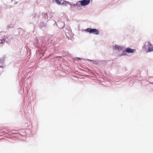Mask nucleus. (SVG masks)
<instances>
[{
  "instance_id": "5",
  "label": "nucleus",
  "mask_w": 153,
  "mask_h": 153,
  "mask_svg": "<svg viewBox=\"0 0 153 153\" xmlns=\"http://www.w3.org/2000/svg\"><path fill=\"white\" fill-rule=\"evenodd\" d=\"M126 51L128 53L132 52H133V50L131 49V48H126Z\"/></svg>"
},
{
  "instance_id": "3",
  "label": "nucleus",
  "mask_w": 153,
  "mask_h": 153,
  "mask_svg": "<svg viewBox=\"0 0 153 153\" xmlns=\"http://www.w3.org/2000/svg\"><path fill=\"white\" fill-rule=\"evenodd\" d=\"M145 47L146 48H152V45L149 42H146L145 43Z\"/></svg>"
},
{
  "instance_id": "4",
  "label": "nucleus",
  "mask_w": 153,
  "mask_h": 153,
  "mask_svg": "<svg viewBox=\"0 0 153 153\" xmlns=\"http://www.w3.org/2000/svg\"><path fill=\"white\" fill-rule=\"evenodd\" d=\"M153 51V48H146L145 49V51L146 53Z\"/></svg>"
},
{
  "instance_id": "9",
  "label": "nucleus",
  "mask_w": 153,
  "mask_h": 153,
  "mask_svg": "<svg viewBox=\"0 0 153 153\" xmlns=\"http://www.w3.org/2000/svg\"><path fill=\"white\" fill-rule=\"evenodd\" d=\"M89 60V61H92V60Z\"/></svg>"
},
{
  "instance_id": "6",
  "label": "nucleus",
  "mask_w": 153,
  "mask_h": 153,
  "mask_svg": "<svg viewBox=\"0 0 153 153\" xmlns=\"http://www.w3.org/2000/svg\"><path fill=\"white\" fill-rule=\"evenodd\" d=\"M56 3L58 5H61V4L62 0H55Z\"/></svg>"
},
{
  "instance_id": "10",
  "label": "nucleus",
  "mask_w": 153,
  "mask_h": 153,
  "mask_svg": "<svg viewBox=\"0 0 153 153\" xmlns=\"http://www.w3.org/2000/svg\"><path fill=\"white\" fill-rule=\"evenodd\" d=\"M0 60H1L0 59ZM0 67H1V66H0Z\"/></svg>"
},
{
  "instance_id": "11",
  "label": "nucleus",
  "mask_w": 153,
  "mask_h": 153,
  "mask_svg": "<svg viewBox=\"0 0 153 153\" xmlns=\"http://www.w3.org/2000/svg\"><path fill=\"white\" fill-rule=\"evenodd\" d=\"M13 0H12V1H13Z\"/></svg>"
},
{
  "instance_id": "7",
  "label": "nucleus",
  "mask_w": 153,
  "mask_h": 153,
  "mask_svg": "<svg viewBox=\"0 0 153 153\" xmlns=\"http://www.w3.org/2000/svg\"><path fill=\"white\" fill-rule=\"evenodd\" d=\"M115 48H120V47H119V46H118L117 45V46H115Z\"/></svg>"
},
{
  "instance_id": "2",
  "label": "nucleus",
  "mask_w": 153,
  "mask_h": 153,
  "mask_svg": "<svg viewBox=\"0 0 153 153\" xmlns=\"http://www.w3.org/2000/svg\"><path fill=\"white\" fill-rule=\"evenodd\" d=\"M85 31L89 32L90 34L93 33L96 35L99 34V31L96 29H91V28H88L86 29Z\"/></svg>"
},
{
  "instance_id": "1",
  "label": "nucleus",
  "mask_w": 153,
  "mask_h": 153,
  "mask_svg": "<svg viewBox=\"0 0 153 153\" xmlns=\"http://www.w3.org/2000/svg\"><path fill=\"white\" fill-rule=\"evenodd\" d=\"M90 2V0H82L77 1L74 5L77 7H80L81 5L85 6L88 4Z\"/></svg>"
},
{
  "instance_id": "8",
  "label": "nucleus",
  "mask_w": 153,
  "mask_h": 153,
  "mask_svg": "<svg viewBox=\"0 0 153 153\" xmlns=\"http://www.w3.org/2000/svg\"><path fill=\"white\" fill-rule=\"evenodd\" d=\"M77 59H78L79 60H81V59H81L80 58H78V57H77Z\"/></svg>"
}]
</instances>
